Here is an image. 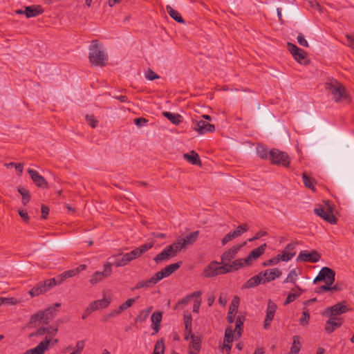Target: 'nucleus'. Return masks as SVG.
<instances>
[{"instance_id":"nucleus-42","label":"nucleus","mask_w":354,"mask_h":354,"mask_svg":"<svg viewBox=\"0 0 354 354\" xmlns=\"http://www.w3.org/2000/svg\"><path fill=\"white\" fill-rule=\"evenodd\" d=\"M300 351L299 337L295 336L293 337L292 345L290 348V354H297Z\"/></svg>"},{"instance_id":"nucleus-27","label":"nucleus","mask_w":354,"mask_h":354,"mask_svg":"<svg viewBox=\"0 0 354 354\" xmlns=\"http://www.w3.org/2000/svg\"><path fill=\"white\" fill-rule=\"evenodd\" d=\"M245 265H248V262L245 259H239L233 261L231 263H225V267L228 272L238 270L243 268Z\"/></svg>"},{"instance_id":"nucleus-51","label":"nucleus","mask_w":354,"mask_h":354,"mask_svg":"<svg viewBox=\"0 0 354 354\" xmlns=\"http://www.w3.org/2000/svg\"><path fill=\"white\" fill-rule=\"evenodd\" d=\"M86 122L92 127L95 128L98 124V121L95 118L93 115H86L85 116Z\"/></svg>"},{"instance_id":"nucleus-6","label":"nucleus","mask_w":354,"mask_h":354,"mask_svg":"<svg viewBox=\"0 0 354 354\" xmlns=\"http://www.w3.org/2000/svg\"><path fill=\"white\" fill-rule=\"evenodd\" d=\"M227 273V270L225 267V263L221 265L217 261H212L203 269V274L207 278L214 277L220 274Z\"/></svg>"},{"instance_id":"nucleus-21","label":"nucleus","mask_w":354,"mask_h":354,"mask_svg":"<svg viewBox=\"0 0 354 354\" xmlns=\"http://www.w3.org/2000/svg\"><path fill=\"white\" fill-rule=\"evenodd\" d=\"M160 281L158 280V276L155 274L150 279L147 280H142L138 281L136 286L132 288V290H139L141 288H151L156 283H158Z\"/></svg>"},{"instance_id":"nucleus-54","label":"nucleus","mask_w":354,"mask_h":354,"mask_svg":"<svg viewBox=\"0 0 354 354\" xmlns=\"http://www.w3.org/2000/svg\"><path fill=\"white\" fill-rule=\"evenodd\" d=\"M237 238L235 234H234V232H230L227 233L222 239V244L223 245H225L228 242L234 240V239Z\"/></svg>"},{"instance_id":"nucleus-52","label":"nucleus","mask_w":354,"mask_h":354,"mask_svg":"<svg viewBox=\"0 0 354 354\" xmlns=\"http://www.w3.org/2000/svg\"><path fill=\"white\" fill-rule=\"evenodd\" d=\"M310 315L308 313V310H304L302 313L301 317L299 319V322L302 326H306L308 324L310 319Z\"/></svg>"},{"instance_id":"nucleus-57","label":"nucleus","mask_w":354,"mask_h":354,"mask_svg":"<svg viewBox=\"0 0 354 354\" xmlns=\"http://www.w3.org/2000/svg\"><path fill=\"white\" fill-rule=\"evenodd\" d=\"M84 348V341H78L76 343L75 351L72 353L74 354H81Z\"/></svg>"},{"instance_id":"nucleus-47","label":"nucleus","mask_w":354,"mask_h":354,"mask_svg":"<svg viewBox=\"0 0 354 354\" xmlns=\"http://www.w3.org/2000/svg\"><path fill=\"white\" fill-rule=\"evenodd\" d=\"M297 288L298 289V291L297 292H293L294 290L292 289L291 290V292L288 294V295L286 299L285 304H288L292 302L300 295L301 289L298 286Z\"/></svg>"},{"instance_id":"nucleus-50","label":"nucleus","mask_w":354,"mask_h":354,"mask_svg":"<svg viewBox=\"0 0 354 354\" xmlns=\"http://www.w3.org/2000/svg\"><path fill=\"white\" fill-rule=\"evenodd\" d=\"M248 230V227L246 224L240 225L237 227V228L233 231L234 234H236L237 237L241 236L244 232Z\"/></svg>"},{"instance_id":"nucleus-58","label":"nucleus","mask_w":354,"mask_h":354,"mask_svg":"<svg viewBox=\"0 0 354 354\" xmlns=\"http://www.w3.org/2000/svg\"><path fill=\"white\" fill-rule=\"evenodd\" d=\"M297 42L299 44L304 47H308V43L305 39L304 36L302 33H299L297 37Z\"/></svg>"},{"instance_id":"nucleus-44","label":"nucleus","mask_w":354,"mask_h":354,"mask_svg":"<svg viewBox=\"0 0 354 354\" xmlns=\"http://www.w3.org/2000/svg\"><path fill=\"white\" fill-rule=\"evenodd\" d=\"M152 310V307L149 308L148 309L142 310L140 312L139 315L136 317V321L140 322H143L147 320L148 318L150 312Z\"/></svg>"},{"instance_id":"nucleus-1","label":"nucleus","mask_w":354,"mask_h":354,"mask_svg":"<svg viewBox=\"0 0 354 354\" xmlns=\"http://www.w3.org/2000/svg\"><path fill=\"white\" fill-rule=\"evenodd\" d=\"M153 245L152 242L145 243L129 253L121 254V257H117L113 262L116 267H122L129 262L140 257L142 254L151 249Z\"/></svg>"},{"instance_id":"nucleus-61","label":"nucleus","mask_w":354,"mask_h":354,"mask_svg":"<svg viewBox=\"0 0 354 354\" xmlns=\"http://www.w3.org/2000/svg\"><path fill=\"white\" fill-rule=\"evenodd\" d=\"M44 283L46 284V288H48V290L57 285L55 278L49 279L46 281H44Z\"/></svg>"},{"instance_id":"nucleus-34","label":"nucleus","mask_w":354,"mask_h":354,"mask_svg":"<svg viewBox=\"0 0 354 354\" xmlns=\"http://www.w3.org/2000/svg\"><path fill=\"white\" fill-rule=\"evenodd\" d=\"M198 234L199 232L195 231L189 234L184 238L181 237L183 244H184L185 247L189 245H192L197 240Z\"/></svg>"},{"instance_id":"nucleus-29","label":"nucleus","mask_w":354,"mask_h":354,"mask_svg":"<svg viewBox=\"0 0 354 354\" xmlns=\"http://www.w3.org/2000/svg\"><path fill=\"white\" fill-rule=\"evenodd\" d=\"M151 321L152 322L151 328L154 331L153 334H156L160 330V323L162 321V313L158 311L153 313L151 317Z\"/></svg>"},{"instance_id":"nucleus-23","label":"nucleus","mask_w":354,"mask_h":354,"mask_svg":"<svg viewBox=\"0 0 354 354\" xmlns=\"http://www.w3.org/2000/svg\"><path fill=\"white\" fill-rule=\"evenodd\" d=\"M330 317V318L326 321L325 325V330L328 333H331L335 330V328L340 327L342 324V319L333 316Z\"/></svg>"},{"instance_id":"nucleus-30","label":"nucleus","mask_w":354,"mask_h":354,"mask_svg":"<svg viewBox=\"0 0 354 354\" xmlns=\"http://www.w3.org/2000/svg\"><path fill=\"white\" fill-rule=\"evenodd\" d=\"M260 283H263V279H262V274H260V272L251 277L250 279H248L243 285V288H252L257 286Z\"/></svg>"},{"instance_id":"nucleus-18","label":"nucleus","mask_w":354,"mask_h":354,"mask_svg":"<svg viewBox=\"0 0 354 354\" xmlns=\"http://www.w3.org/2000/svg\"><path fill=\"white\" fill-rule=\"evenodd\" d=\"M181 266V262H177L175 263L170 264L165 268H164L161 271L156 273V276H158V280L160 281L163 278L169 277L173 272H174L176 270H178Z\"/></svg>"},{"instance_id":"nucleus-41","label":"nucleus","mask_w":354,"mask_h":354,"mask_svg":"<svg viewBox=\"0 0 354 354\" xmlns=\"http://www.w3.org/2000/svg\"><path fill=\"white\" fill-rule=\"evenodd\" d=\"M42 311L46 322L52 319L56 315V310H55V307H49Z\"/></svg>"},{"instance_id":"nucleus-3","label":"nucleus","mask_w":354,"mask_h":354,"mask_svg":"<svg viewBox=\"0 0 354 354\" xmlns=\"http://www.w3.org/2000/svg\"><path fill=\"white\" fill-rule=\"evenodd\" d=\"M89 61L92 65L102 66L106 64L107 55L100 48L97 40H93L89 47Z\"/></svg>"},{"instance_id":"nucleus-10","label":"nucleus","mask_w":354,"mask_h":354,"mask_svg":"<svg viewBox=\"0 0 354 354\" xmlns=\"http://www.w3.org/2000/svg\"><path fill=\"white\" fill-rule=\"evenodd\" d=\"M314 212L330 224H335L337 223V219L333 214L330 207L328 205L324 207L315 208Z\"/></svg>"},{"instance_id":"nucleus-9","label":"nucleus","mask_w":354,"mask_h":354,"mask_svg":"<svg viewBox=\"0 0 354 354\" xmlns=\"http://www.w3.org/2000/svg\"><path fill=\"white\" fill-rule=\"evenodd\" d=\"M335 280V272L333 270L324 267L319 271L318 275L315 278L313 282L315 283L317 281H323L325 283L333 284Z\"/></svg>"},{"instance_id":"nucleus-2","label":"nucleus","mask_w":354,"mask_h":354,"mask_svg":"<svg viewBox=\"0 0 354 354\" xmlns=\"http://www.w3.org/2000/svg\"><path fill=\"white\" fill-rule=\"evenodd\" d=\"M245 317L243 316H238L235 322V329L233 330L232 328L227 327L225 331V337L223 342V348L228 353L232 348V342L234 339H237L241 337L243 330V322Z\"/></svg>"},{"instance_id":"nucleus-28","label":"nucleus","mask_w":354,"mask_h":354,"mask_svg":"<svg viewBox=\"0 0 354 354\" xmlns=\"http://www.w3.org/2000/svg\"><path fill=\"white\" fill-rule=\"evenodd\" d=\"M201 348V339L196 335H191V342L189 345L190 354H198Z\"/></svg>"},{"instance_id":"nucleus-15","label":"nucleus","mask_w":354,"mask_h":354,"mask_svg":"<svg viewBox=\"0 0 354 354\" xmlns=\"http://www.w3.org/2000/svg\"><path fill=\"white\" fill-rule=\"evenodd\" d=\"M193 129L199 134H205L207 132H213L215 127L206 120H195L193 122Z\"/></svg>"},{"instance_id":"nucleus-48","label":"nucleus","mask_w":354,"mask_h":354,"mask_svg":"<svg viewBox=\"0 0 354 354\" xmlns=\"http://www.w3.org/2000/svg\"><path fill=\"white\" fill-rule=\"evenodd\" d=\"M138 297L128 299L125 302L119 306L120 310H122V312L130 308L138 300Z\"/></svg>"},{"instance_id":"nucleus-5","label":"nucleus","mask_w":354,"mask_h":354,"mask_svg":"<svg viewBox=\"0 0 354 354\" xmlns=\"http://www.w3.org/2000/svg\"><path fill=\"white\" fill-rule=\"evenodd\" d=\"M57 333V329L53 326L41 327L37 330L35 333V336L45 335L44 340L41 342H46V350L48 349L50 344L55 345L57 342V339L54 337Z\"/></svg>"},{"instance_id":"nucleus-63","label":"nucleus","mask_w":354,"mask_h":354,"mask_svg":"<svg viewBox=\"0 0 354 354\" xmlns=\"http://www.w3.org/2000/svg\"><path fill=\"white\" fill-rule=\"evenodd\" d=\"M122 313V310H120V306L116 308V309H113L112 310L110 313L109 314L108 317H115L117 316H118L120 314H121Z\"/></svg>"},{"instance_id":"nucleus-7","label":"nucleus","mask_w":354,"mask_h":354,"mask_svg":"<svg viewBox=\"0 0 354 354\" xmlns=\"http://www.w3.org/2000/svg\"><path fill=\"white\" fill-rule=\"evenodd\" d=\"M103 271H96L92 274L89 280V282L91 285H95L98 283H100L104 279L108 278L111 275L112 263L111 262H104L103 264Z\"/></svg>"},{"instance_id":"nucleus-32","label":"nucleus","mask_w":354,"mask_h":354,"mask_svg":"<svg viewBox=\"0 0 354 354\" xmlns=\"http://www.w3.org/2000/svg\"><path fill=\"white\" fill-rule=\"evenodd\" d=\"M41 12L42 10L39 6H27L24 10V14L28 18L38 16Z\"/></svg>"},{"instance_id":"nucleus-17","label":"nucleus","mask_w":354,"mask_h":354,"mask_svg":"<svg viewBox=\"0 0 354 354\" xmlns=\"http://www.w3.org/2000/svg\"><path fill=\"white\" fill-rule=\"evenodd\" d=\"M295 245L294 243H289L286 245L285 249L282 250L277 256L279 261H289L295 255Z\"/></svg>"},{"instance_id":"nucleus-56","label":"nucleus","mask_w":354,"mask_h":354,"mask_svg":"<svg viewBox=\"0 0 354 354\" xmlns=\"http://www.w3.org/2000/svg\"><path fill=\"white\" fill-rule=\"evenodd\" d=\"M3 304L16 305L19 303V300L14 297H2Z\"/></svg>"},{"instance_id":"nucleus-59","label":"nucleus","mask_w":354,"mask_h":354,"mask_svg":"<svg viewBox=\"0 0 354 354\" xmlns=\"http://www.w3.org/2000/svg\"><path fill=\"white\" fill-rule=\"evenodd\" d=\"M148 120L144 118H138L134 120V123L138 127H142L147 124Z\"/></svg>"},{"instance_id":"nucleus-43","label":"nucleus","mask_w":354,"mask_h":354,"mask_svg":"<svg viewBox=\"0 0 354 354\" xmlns=\"http://www.w3.org/2000/svg\"><path fill=\"white\" fill-rule=\"evenodd\" d=\"M302 178H303V181H304L305 186L306 187L312 189L313 191H315V188L314 186V183H315L314 179L310 178L306 173L303 174Z\"/></svg>"},{"instance_id":"nucleus-8","label":"nucleus","mask_w":354,"mask_h":354,"mask_svg":"<svg viewBox=\"0 0 354 354\" xmlns=\"http://www.w3.org/2000/svg\"><path fill=\"white\" fill-rule=\"evenodd\" d=\"M269 159L272 164L288 167L290 165V158L288 155L283 151L273 149L269 152Z\"/></svg>"},{"instance_id":"nucleus-60","label":"nucleus","mask_w":354,"mask_h":354,"mask_svg":"<svg viewBox=\"0 0 354 354\" xmlns=\"http://www.w3.org/2000/svg\"><path fill=\"white\" fill-rule=\"evenodd\" d=\"M279 263L277 256L272 257V259L265 261L263 265V266H274Z\"/></svg>"},{"instance_id":"nucleus-22","label":"nucleus","mask_w":354,"mask_h":354,"mask_svg":"<svg viewBox=\"0 0 354 354\" xmlns=\"http://www.w3.org/2000/svg\"><path fill=\"white\" fill-rule=\"evenodd\" d=\"M239 302L240 299L237 296H235L232 301L227 317V322L230 324L233 323L234 321L235 315L238 310Z\"/></svg>"},{"instance_id":"nucleus-53","label":"nucleus","mask_w":354,"mask_h":354,"mask_svg":"<svg viewBox=\"0 0 354 354\" xmlns=\"http://www.w3.org/2000/svg\"><path fill=\"white\" fill-rule=\"evenodd\" d=\"M145 77L147 80L150 81L160 78L159 75L150 68H149L145 73Z\"/></svg>"},{"instance_id":"nucleus-25","label":"nucleus","mask_w":354,"mask_h":354,"mask_svg":"<svg viewBox=\"0 0 354 354\" xmlns=\"http://www.w3.org/2000/svg\"><path fill=\"white\" fill-rule=\"evenodd\" d=\"M111 302V299L110 297H104L102 299L96 300L91 302L89 306L91 309L93 311L98 310L100 309L106 308L109 306Z\"/></svg>"},{"instance_id":"nucleus-40","label":"nucleus","mask_w":354,"mask_h":354,"mask_svg":"<svg viewBox=\"0 0 354 354\" xmlns=\"http://www.w3.org/2000/svg\"><path fill=\"white\" fill-rule=\"evenodd\" d=\"M269 152L268 149L263 145H258L257 147V153L262 159H269Z\"/></svg>"},{"instance_id":"nucleus-39","label":"nucleus","mask_w":354,"mask_h":354,"mask_svg":"<svg viewBox=\"0 0 354 354\" xmlns=\"http://www.w3.org/2000/svg\"><path fill=\"white\" fill-rule=\"evenodd\" d=\"M17 191L21 195L23 204L26 205L30 200L29 192L22 187H19Z\"/></svg>"},{"instance_id":"nucleus-4","label":"nucleus","mask_w":354,"mask_h":354,"mask_svg":"<svg viewBox=\"0 0 354 354\" xmlns=\"http://www.w3.org/2000/svg\"><path fill=\"white\" fill-rule=\"evenodd\" d=\"M326 88L333 95L334 100L337 102L346 100L348 94L344 86L337 80H332L326 83Z\"/></svg>"},{"instance_id":"nucleus-16","label":"nucleus","mask_w":354,"mask_h":354,"mask_svg":"<svg viewBox=\"0 0 354 354\" xmlns=\"http://www.w3.org/2000/svg\"><path fill=\"white\" fill-rule=\"evenodd\" d=\"M247 244V242L245 241L240 244H236L225 251L222 255H221V261L224 264L225 262H228L232 261L236 255V254L239 252V251L244 247Z\"/></svg>"},{"instance_id":"nucleus-37","label":"nucleus","mask_w":354,"mask_h":354,"mask_svg":"<svg viewBox=\"0 0 354 354\" xmlns=\"http://www.w3.org/2000/svg\"><path fill=\"white\" fill-rule=\"evenodd\" d=\"M162 115L174 124H178L181 122V116L178 113L165 111Z\"/></svg>"},{"instance_id":"nucleus-46","label":"nucleus","mask_w":354,"mask_h":354,"mask_svg":"<svg viewBox=\"0 0 354 354\" xmlns=\"http://www.w3.org/2000/svg\"><path fill=\"white\" fill-rule=\"evenodd\" d=\"M298 274L295 269L292 270L288 274L286 279L284 280L283 283H295L297 280Z\"/></svg>"},{"instance_id":"nucleus-14","label":"nucleus","mask_w":354,"mask_h":354,"mask_svg":"<svg viewBox=\"0 0 354 354\" xmlns=\"http://www.w3.org/2000/svg\"><path fill=\"white\" fill-rule=\"evenodd\" d=\"M277 308V306L276 304L270 299L268 302V306L266 310V318L263 322L264 329H268L270 328L271 323L274 317Z\"/></svg>"},{"instance_id":"nucleus-31","label":"nucleus","mask_w":354,"mask_h":354,"mask_svg":"<svg viewBox=\"0 0 354 354\" xmlns=\"http://www.w3.org/2000/svg\"><path fill=\"white\" fill-rule=\"evenodd\" d=\"M47 291L48 288H46V284H45L44 281H40L30 290L29 294L32 297H34Z\"/></svg>"},{"instance_id":"nucleus-19","label":"nucleus","mask_w":354,"mask_h":354,"mask_svg":"<svg viewBox=\"0 0 354 354\" xmlns=\"http://www.w3.org/2000/svg\"><path fill=\"white\" fill-rule=\"evenodd\" d=\"M28 173L30 175L32 180L39 187L46 188L48 183L45 178L41 176L37 171L32 169H28Z\"/></svg>"},{"instance_id":"nucleus-35","label":"nucleus","mask_w":354,"mask_h":354,"mask_svg":"<svg viewBox=\"0 0 354 354\" xmlns=\"http://www.w3.org/2000/svg\"><path fill=\"white\" fill-rule=\"evenodd\" d=\"M46 342H40L36 347L26 351L24 354H44L46 350Z\"/></svg>"},{"instance_id":"nucleus-12","label":"nucleus","mask_w":354,"mask_h":354,"mask_svg":"<svg viewBox=\"0 0 354 354\" xmlns=\"http://www.w3.org/2000/svg\"><path fill=\"white\" fill-rule=\"evenodd\" d=\"M288 50L292 54L293 58L299 64L306 65L309 63L306 59V53L297 47L296 45L291 43H288Z\"/></svg>"},{"instance_id":"nucleus-26","label":"nucleus","mask_w":354,"mask_h":354,"mask_svg":"<svg viewBox=\"0 0 354 354\" xmlns=\"http://www.w3.org/2000/svg\"><path fill=\"white\" fill-rule=\"evenodd\" d=\"M266 247V243H263L259 248L253 250L245 258V261L248 262V265H250L251 261L257 259L265 252Z\"/></svg>"},{"instance_id":"nucleus-55","label":"nucleus","mask_w":354,"mask_h":354,"mask_svg":"<svg viewBox=\"0 0 354 354\" xmlns=\"http://www.w3.org/2000/svg\"><path fill=\"white\" fill-rule=\"evenodd\" d=\"M164 352V343L162 341L156 342L153 351V354H162Z\"/></svg>"},{"instance_id":"nucleus-13","label":"nucleus","mask_w":354,"mask_h":354,"mask_svg":"<svg viewBox=\"0 0 354 354\" xmlns=\"http://www.w3.org/2000/svg\"><path fill=\"white\" fill-rule=\"evenodd\" d=\"M349 311V308L344 302L337 303L335 305L328 308L322 314V315H328L335 317Z\"/></svg>"},{"instance_id":"nucleus-11","label":"nucleus","mask_w":354,"mask_h":354,"mask_svg":"<svg viewBox=\"0 0 354 354\" xmlns=\"http://www.w3.org/2000/svg\"><path fill=\"white\" fill-rule=\"evenodd\" d=\"M321 259V255L316 250H301L297 257L298 262L317 263Z\"/></svg>"},{"instance_id":"nucleus-64","label":"nucleus","mask_w":354,"mask_h":354,"mask_svg":"<svg viewBox=\"0 0 354 354\" xmlns=\"http://www.w3.org/2000/svg\"><path fill=\"white\" fill-rule=\"evenodd\" d=\"M346 39L348 46L354 50V35H347Z\"/></svg>"},{"instance_id":"nucleus-38","label":"nucleus","mask_w":354,"mask_h":354,"mask_svg":"<svg viewBox=\"0 0 354 354\" xmlns=\"http://www.w3.org/2000/svg\"><path fill=\"white\" fill-rule=\"evenodd\" d=\"M181 237H178V239L168 247L171 248V252L174 253V255L176 256L178 252H180L183 248H185V245L182 243Z\"/></svg>"},{"instance_id":"nucleus-20","label":"nucleus","mask_w":354,"mask_h":354,"mask_svg":"<svg viewBox=\"0 0 354 354\" xmlns=\"http://www.w3.org/2000/svg\"><path fill=\"white\" fill-rule=\"evenodd\" d=\"M260 274H262L263 283L264 284L279 277L282 272L277 268H273L266 270L264 272H261Z\"/></svg>"},{"instance_id":"nucleus-45","label":"nucleus","mask_w":354,"mask_h":354,"mask_svg":"<svg viewBox=\"0 0 354 354\" xmlns=\"http://www.w3.org/2000/svg\"><path fill=\"white\" fill-rule=\"evenodd\" d=\"M37 322L46 323L42 310H39L35 314L32 315L30 317L31 323H36Z\"/></svg>"},{"instance_id":"nucleus-33","label":"nucleus","mask_w":354,"mask_h":354,"mask_svg":"<svg viewBox=\"0 0 354 354\" xmlns=\"http://www.w3.org/2000/svg\"><path fill=\"white\" fill-rule=\"evenodd\" d=\"M184 159L192 165H201V160L199 156L194 151H192L189 153H185L183 155Z\"/></svg>"},{"instance_id":"nucleus-24","label":"nucleus","mask_w":354,"mask_h":354,"mask_svg":"<svg viewBox=\"0 0 354 354\" xmlns=\"http://www.w3.org/2000/svg\"><path fill=\"white\" fill-rule=\"evenodd\" d=\"M171 248L167 246L160 253L156 255L153 260L156 263H160L162 261H167L170 258L175 257L171 252Z\"/></svg>"},{"instance_id":"nucleus-49","label":"nucleus","mask_w":354,"mask_h":354,"mask_svg":"<svg viewBox=\"0 0 354 354\" xmlns=\"http://www.w3.org/2000/svg\"><path fill=\"white\" fill-rule=\"evenodd\" d=\"M184 324H185V330L188 331L189 333L192 332V318L190 314H185L183 318Z\"/></svg>"},{"instance_id":"nucleus-62","label":"nucleus","mask_w":354,"mask_h":354,"mask_svg":"<svg viewBox=\"0 0 354 354\" xmlns=\"http://www.w3.org/2000/svg\"><path fill=\"white\" fill-rule=\"evenodd\" d=\"M62 274H63V277H65V279H66L67 278H71V277L75 276L77 274V271H75L74 269H73V270L65 271V272H62Z\"/></svg>"},{"instance_id":"nucleus-36","label":"nucleus","mask_w":354,"mask_h":354,"mask_svg":"<svg viewBox=\"0 0 354 354\" xmlns=\"http://www.w3.org/2000/svg\"><path fill=\"white\" fill-rule=\"evenodd\" d=\"M166 10L168 15L179 23H184V21L180 14L176 10H174L171 6H167Z\"/></svg>"}]
</instances>
